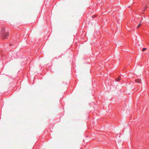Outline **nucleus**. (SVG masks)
Wrapping results in <instances>:
<instances>
[{
  "label": "nucleus",
  "instance_id": "nucleus-1",
  "mask_svg": "<svg viewBox=\"0 0 149 149\" xmlns=\"http://www.w3.org/2000/svg\"><path fill=\"white\" fill-rule=\"evenodd\" d=\"M9 35V33L8 32H6V33H2V36L3 37V39H5L6 38V37L8 36Z\"/></svg>",
  "mask_w": 149,
  "mask_h": 149
},
{
  "label": "nucleus",
  "instance_id": "nucleus-2",
  "mask_svg": "<svg viewBox=\"0 0 149 149\" xmlns=\"http://www.w3.org/2000/svg\"><path fill=\"white\" fill-rule=\"evenodd\" d=\"M141 81V80L140 79H137L135 80L136 82L137 83H140Z\"/></svg>",
  "mask_w": 149,
  "mask_h": 149
},
{
  "label": "nucleus",
  "instance_id": "nucleus-3",
  "mask_svg": "<svg viewBox=\"0 0 149 149\" xmlns=\"http://www.w3.org/2000/svg\"><path fill=\"white\" fill-rule=\"evenodd\" d=\"M2 33H4V31H5V28H3L1 30Z\"/></svg>",
  "mask_w": 149,
  "mask_h": 149
},
{
  "label": "nucleus",
  "instance_id": "nucleus-4",
  "mask_svg": "<svg viewBox=\"0 0 149 149\" xmlns=\"http://www.w3.org/2000/svg\"><path fill=\"white\" fill-rule=\"evenodd\" d=\"M120 79V77H118V78L117 79H116V80L118 81H119Z\"/></svg>",
  "mask_w": 149,
  "mask_h": 149
},
{
  "label": "nucleus",
  "instance_id": "nucleus-5",
  "mask_svg": "<svg viewBox=\"0 0 149 149\" xmlns=\"http://www.w3.org/2000/svg\"><path fill=\"white\" fill-rule=\"evenodd\" d=\"M147 49L146 48H143L142 49V51L143 52L146 50Z\"/></svg>",
  "mask_w": 149,
  "mask_h": 149
},
{
  "label": "nucleus",
  "instance_id": "nucleus-6",
  "mask_svg": "<svg viewBox=\"0 0 149 149\" xmlns=\"http://www.w3.org/2000/svg\"><path fill=\"white\" fill-rule=\"evenodd\" d=\"M141 24H140H140H139V25L137 26V28H139V27L140 26H141Z\"/></svg>",
  "mask_w": 149,
  "mask_h": 149
},
{
  "label": "nucleus",
  "instance_id": "nucleus-7",
  "mask_svg": "<svg viewBox=\"0 0 149 149\" xmlns=\"http://www.w3.org/2000/svg\"><path fill=\"white\" fill-rule=\"evenodd\" d=\"M141 21L140 22V23L141 24Z\"/></svg>",
  "mask_w": 149,
  "mask_h": 149
},
{
  "label": "nucleus",
  "instance_id": "nucleus-8",
  "mask_svg": "<svg viewBox=\"0 0 149 149\" xmlns=\"http://www.w3.org/2000/svg\"><path fill=\"white\" fill-rule=\"evenodd\" d=\"M146 8H147V7H146L145 9H146Z\"/></svg>",
  "mask_w": 149,
  "mask_h": 149
}]
</instances>
